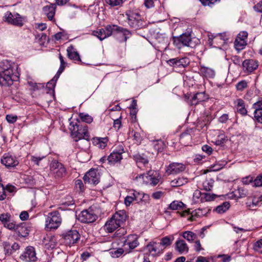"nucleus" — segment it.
<instances>
[{"label":"nucleus","mask_w":262,"mask_h":262,"mask_svg":"<svg viewBox=\"0 0 262 262\" xmlns=\"http://www.w3.org/2000/svg\"><path fill=\"white\" fill-rule=\"evenodd\" d=\"M14 63L5 60L0 62V85L9 86L11 85L14 79Z\"/></svg>","instance_id":"f257e3e1"},{"label":"nucleus","mask_w":262,"mask_h":262,"mask_svg":"<svg viewBox=\"0 0 262 262\" xmlns=\"http://www.w3.org/2000/svg\"><path fill=\"white\" fill-rule=\"evenodd\" d=\"M105 27L107 38L111 35L118 36L121 38L120 41H126L130 32L127 29L115 25H108Z\"/></svg>","instance_id":"f03ea898"},{"label":"nucleus","mask_w":262,"mask_h":262,"mask_svg":"<svg viewBox=\"0 0 262 262\" xmlns=\"http://www.w3.org/2000/svg\"><path fill=\"white\" fill-rule=\"evenodd\" d=\"M70 129L71 131L72 137L75 141H78L81 139H89V135L86 125H82L77 123H70Z\"/></svg>","instance_id":"7ed1b4c3"},{"label":"nucleus","mask_w":262,"mask_h":262,"mask_svg":"<svg viewBox=\"0 0 262 262\" xmlns=\"http://www.w3.org/2000/svg\"><path fill=\"white\" fill-rule=\"evenodd\" d=\"M126 15L129 26L135 29H140L145 26V23L140 18V16L137 13L131 11L126 12Z\"/></svg>","instance_id":"20e7f679"},{"label":"nucleus","mask_w":262,"mask_h":262,"mask_svg":"<svg viewBox=\"0 0 262 262\" xmlns=\"http://www.w3.org/2000/svg\"><path fill=\"white\" fill-rule=\"evenodd\" d=\"M3 20L9 24L20 27L24 25V22L26 21V17L21 16L17 13L12 14L11 12L7 11L5 13Z\"/></svg>","instance_id":"39448f33"},{"label":"nucleus","mask_w":262,"mask_h":262,"mask_svg":"<svg viewBox=\"0 0 262 262\" xmlns=\"http://www.w3.org/2000/svg\"><path fill=\"white\" fill-rule=\"evenodd\" d=\"M46 228L48 229H56L61 224V217L57 211L51 212L46 219Z\"/></svg>","instance_id":"423d86ee"},{"label":"nucleus","mask_w":262,"mask_h":262,"mask_svg":"<svg viewBox=\"0 0 262 262\" xmlns=\"http://www.w3.org/2000/svg\"><path fill=\"white\" fill-rule=\"evenodd\" d=\"M173 44L178 49L184 46L192 47L193 43L190 33H185L179 37H173Z\"/></svg>","instance_id":"0eeeda50"},{"label":"nucleus","mask_w":262,"mask_h":262,"mask_svg":"<svg viewBox=\"0 0 262 262\" xmlns=\"http://www.w3.org/2000/svg\"><path fill=\"white\" fill-rule=\"evenodd\" d=\"M51 172L56 179L61 178L66 175V170L64 165L56 161H52L50 165Z\"/></svg>","instance_id":"6e6552de"},{"label":"nucleus","mask_w":262,"mask_h":262,"mask_svg":"<svg viewBox=\"0 0 262 262\" xmlns=\"http://www.w3.org/2000/svg\"><path fill=\"white\" fill-rule=\"evenodd\" d=\"M64 243L66 245L71 246L76 244L80 239V234L76 230H71L63 234Z\"/></svg>","instance_id":"1a4fd4ad"},{"label":"nucleus","mask_w":262,"mask_h":262,"mask_svg":"<svg viewBox=\"0 0 262 262\" xmlns=\"http://www.w3.org/2000/svg\"><path fill=\"white\" fill-rule=\"evenodd\" d=\"M97 218L96 214L91 209L82 211L78 215V220L83 223H91L95 222Z\"/></svg>","instance_id":"9d476101"},{"label":"nucleus","mask_w":262,"mask_h":262,"mask_svg":"<svg viewBox=\"0 0 262 262\" xmlns=\"http://www.w3.org/2000/svg\"><path fill=\"white\" fill-rule=\"evenodd\" d=\"M139 245L138 236L136 234H130L126 237L123 242L126 253H130Z\"/></svg>","instance_id":"9b49d317"},{"label":"nucleus","mask_w":262,"mask_h":262,"mask_svg":"<svg viewBox=\"0 0 262 262\" xmlns=\"http://www.w3.org/2000/svg\"><path fill=\"white\" fill-rule=\"evenodd\" d=\"M20 259L24 262H34L37 259L36 252L34 247L28 246L20 255Z\"/></svg>","instance_id":"f8f14e48"},{"label":"nucleus","mask_w":262,"mask_h":262,"mask_svg":"<svg viewBox=\"0 0 262 262\" xmlns=\"http://www.w3.org/2000/svg\"><path fill=\"white\" fill-rule=\"evenodd\" d=\"M124 152V150L122 146H119L118 149H116L111 153L107 157V160L110 165H114L120 162L122 159V154Z\"/></svg>","instance_id":"ddd939ff"},{"label":"nucleus","mask_w":262,"mask_h":262,"mask_svg":"<svg viewBox=\"0 0 262 262\" xmlns=\"http://www.w3.org/2000/svg\"><path fill=\"white\" fill-rule=\"evenodd\" d=\"M99 174L97 171L91 169L83 177L84 183L96 185L99 182Z\"/></svg>","instance_id":"4468645a"},{"label":"nucleus","mask_w":262,"mask_h":262,"mask_svg":"<svg viewBox=\"0 0 262 262\" xmlns=\"http://www.w3.org/2000/svg\"><path fill=\"white\" fill-rule=\"evenodd\" d=\"M185 168V165L183 163L173 162L167 166L166 172L169 175L177 174L184 171Z\"/></svg>","instance_id":"2eb2a0df"},{"label":"nucleus","mask_w":262,"mask_h":262,"mask_svg":"<svg viewBox=\"0 0 262 262\" xmlns=\"http://www.w3.org/2000/svg\"><path fill=\"white\" fill-rule=\"evenodd\" d=\"M146 178L147 179V183L155 186L160 182L161 176L158 171L151 170L147 173Z\"/></svg>","instance_id":"dca6fc26"},{"label":"nucleus","mask_w":262,"mask_h":262,"mask_svg":"<svg viewBox=\"0 0 262 262\" xmlns=\"http://www.w3.org/2000/svg\"><path fill=\"white\" fill-rule=\"evenodd\" d=\"M147 251L152 255L156 256L161 253L163 249L160 247V244L154 241L150 242L145 247Z\"/></svg>","instance_id":"f3484780"},{"label":"nucleus","mask_w":262,"mask_h":262,"mask_svg":"<svg viewBox=\"0 0 262 262\" xmlns=\"http://www.w3.org/2000/svg\"><path fill=\"white\" fill-rule=\"evenodd\" d=\"M1 162L8 168L14 167L19 163L16 157L9 154L4 155L1 159Z\"/></svg>","instance_id":"a211bd4d"},{"label":"nucleus","mask_w":262,"mask_h":262,"mask_svg":"<svg viewBox=\"0 0 262 262\" xmlns=\"http://www.w3.org/2000/svg\"><path fill=\"white\" fill-rule=\"evenodd\" d=\"M56 9V5L55 4H50L49 5L43 7L42 11L48 18L50 20H52L55 14Z\"/></svg>","instance_id":"6ab92c4d"},{"label":"nucleus","mask_w":262,"mask_h":262,"mask_svg":"<svg viewBox=\"0 0 262 262\" xmlns=\"http://www.w3.org/2000/svg\"><path fill=\"white\" fill-rule=\"evenodd\" d=\"M133 159L139 167H140L142 165L145 166L148 164V159L144 154L138 153L135 154L133 155Z\"/></svg>","instance_id":"aec40b11"},{"label":"nucleus","mask_w":262,"mask_h":262,"mask_svg":"<svg viewBox=\"0 0 262 262\" xmlns=\"http://www.w3.org/2000/svg\"><path fill=\"white\" fill-rule=\"evenodd\" d=\"M207 99L208 97L205 92L197 93L190 100V103L191 105H195L199 102L204 101Z\"/></svg>","instance_id":"412c9836"},{"label":"nucleus","mask_w":262,"mask_h":262,"mask_svg":"<svg viewBox=\"0 0 262 262\" xmlns=\"http://www.w3.org/2000/svg\"><path fill=\"white\" fill-rule=\"evenodd\" d=\"M243 66L244 70L251 72L256 69L258 64L255 60L247 59L243 62Z\"/></svg>","instance_id":"4be33fe9"},{"label":"nucleus","mask_w":262,"mask_h":262,"mask_svg":"<svg viewBox=\"0 0 262 262\" xmlns=\"http://www.w3.org/2000/svg\"><path fill=\"white\" fill-rule=\"evenodd\" d=\"M121 227L119 224L116 221V220H114L113 216L111 217V219L107 221L104 226V228L105 230H106L109 233H112L114 231H115L118 227Z\"/></svg>","instance_id":"5701e85b"},{"label":"nucleus","mask_w":262,"mask_h":262,"mask_svg":"<svg viewBox=\"0 0 262 262\" xmlns=\"http://www.w3.org/2000/svg\"><path fill=\"white\" fill-rule=\"evenodd\" d=\"M114 220L121 226L124 223L126 219V214L124 211L119 210L115 213L113 215Z\"/></svg>","instance_id":"b1692460"},{"label":"nucleus","mask_w":262,"mask_h":262,"mask_svg":"<svg viewBox=\"0 0 262 262\" xmlns=\"http://www.w3.org/2000/svg\"><path fill=\"white\" fill-rule=\"evenodd\" d=\"M176 250L180 253L188 252L189 248L184 240L179 239L176 242Z\"/></svg>","instance_id":"393cba45"},{"label":"nucleus","mask_w":262,"mask_h":262,"mask_svg":"<svg viewBox=\"0 0 262 262\" xmlns=\"http://www.w3.org/2000/svg\"><path fill=\"white\" fill-rule=\"evenodd\" d=\"M68 56L71 59L81 62L80 56L77 51L74 50L72 46L69 47L67 49Z\"/></svg>","instance_id":"a878e982"},{"label":"nucleus","mask_w":262,"mask_h":262,"mask_svg":"<svg viewBox=\"0 0 262 262\" xmlns=\"http://www.w3.org/2000/svg\"><path fill=\"white\" fill-rule=\"evenodd\" d=\"M108 141V140L107 137H96L94 138V142L101 149H103L106 146Z\"/></svg>","instance_id":"bb28decb"},{"label":"nucleus","mask_w":262,"mask_h":262,"mask_svg":"<svg viewBox=\"0 0 262 262\" xmlns=\"http://www.w3.org/2000/svg\"><path fill=\"white\" fill-rule=\"evenodd\" d=\"M236 102L237 103V112L242 115H246L247 113V111L245 108L244 101L241 99H237Z\"/></svg>","instance_id":"cd10ccee"},{"label":"nucleus","mask_w":262,"mask_h":262,"mask_svg":"<svg viewBox=\"0 0 262 262\" xmlns=\"http://www.w3.org/2000/svg\"><path fill=\"white\" fill-rule=\"evenodd\" d=\"M200 72L204 76L207 78H213L215 75V72L213 70L206 67H201Z\"/></svg>","instance_id":"c85d7f7f"},{"label":"nucleus","mask_w":262,"mask_h":262,"mask_svg":"<svg viewBox=\"0 0 262 262\" xmlns=\"http://www.w3.org/2000/svg\"><path fill=\"white\" fill-rule=\"evenodd\" d=\"M230 203L228 202H224L222 204L217 206L214 211L219 214H222L226 212L230 208Z\"/></svg>","instance_id":"c756f323"},{"label":"nucleus","mask_w":262,"mask_h":262,"mask_svg":"<svg viewBox=\"0 0 262 262\" xmlns=\"http://www.w3.org/2000/svg\"><path fill=\"white\" fill-rule=\"evenodd\" d=\"M185 208V205L181 201H174L170 204L168 209L176 210H180Z\"/></svg>","instance_id":"7c9ffc66"},{"label":"nucleus","mask_w":262,"mask_h":262,"mask_svg":"<svg viewBox=\"0 0 262 262\" xmlns=\"http://www.w3.org/2000/svg\"><path fill=\"white\" fill-rule=\"evenodd\" d=\"M187 182V179L183 177H179L172 180L170 182L172 187H177L185 184Z\"/></svg>","instance_id":"2f4dec72"},{"label":"nucleus","mask_w":262,"mask_h":262,"mask_svg":"<svg viewBox=\"0 0 262 262\" xmlns=\"http://www.w3.org/2000/svg\"><path fill=\"white\" fill-rule=\"evenodd\" d=\"M92 34L98 37L100 40H102L107 38L105 27L96 31H94Z\"/></svg>","instance_id":"473e14b6"},{"label":"nucleus","mask_w":262,"mask_h":262,"mask_svg":"<svg viewBox=\"0 0 262 262\" xmlns=\"http://www.w3.org/2000/svg\"><path fill=\"white\" fill-rule=\"evenodd\" d=\"M174 239V237L171 236H167L165 237H163L161 239V241L160 243H159L160 244V247H164L165 248V247L170 246L172 242Z\"/></svg>","instance_id":"72a5a7b5"},{"label":"nucleus","mask_w":262,"mask_h":262,"mask_svg":"<svg viewBox=\"0 0 262 262\" xmlns=\"http://www.w3.org/2000/svg\"><path fill=\"white\" fill-rule=\"evenodd\" d=\"M177 63V68H184L187 67L189 63L188 58L186 57L178 58Z\"/></svg>","instance_id":"f704fd0d"},{"label":"nucleus","mask_w":262,"mask_h":262,"mask_svg":"<svg viewBox=\"0 0 262 262\" xmlns=\"http://www.w3.org/2000/svg\"><path fill=\"white\" fill-rule=\"evenodd\" d=\"M214 181L211 178L207 179L203 183V187L204 190L207 191H211L213 186Z\"/></svg>","instance_id":"c9c22d12"},{"label":"nucleus","mask_w":262,"mask_h":262,"mask_svg":"<svg viewBox=\"0 0 262 262\" xmlns=\"http://www.w3.org/2000/svg\"><path fill=\"white\" fill-rule=\"evenodd\" d=\"M183 237L188 242H191L196 238V235L192 231H187L183 233Z\"/></svg>","instance_id":"e433bc0d"},{"label":"nucleus","mask_w":262,"mask_h":262,"mask_svg":"<svg viewBox=\"0 0 262 262\" xmlns=\"http://www.w3.org/2000/svg\"><path fill=\"white\" fill-rule=\"evenodd\" d=\"M226 39L223 34H219L214 37L213 41L217 43L219 46H222L226 43Z\"/></svg>","instance_id":"4c0bfd02"},{"label":"nucleus","mask_w":262,"mask_h":262,"mask_svg":"<svg viewBox=\"0 0 262 262\" xmlns=\"http://www.w3.org/2000/svg\"><path fill=\"white\" fill-rule=\"evenodd\" d=\"M234 45L237 50H242L247 45V40L236 38Z\"/></svg>","instance_id":"58836bf2"},{"label":"nucleus","mask_w":262,"mask_h":262,"mask_svg":"<svg viewBox=\"0 0 262 262\" xmlns=\"http://www.w3.org/2000/svg\"><path fill=\"white\" fill-rule=\"evenodd\" d=\"M3 249L5 252V255H10L13 253V251L11 248V245L9 242H4L3 243Z\"/></svg>","instance_id":"ea45409f"},{"label":"nucleus","mask_w":262,"mask_h":262,"mask_svg":"<svg viewBox=\"0 0 262 262\" xmlns=\"http://www.w3.org/2000/svg\"><path fill=\"white\" fill-rule=\"evenodd\" d=\"M79 116L82 121L87 123H91L93 120V118L87 114L80 113Z\"/></svg>","instance_id":"a19ab883"},{"label":"nucleus","mask_w":262,"mask_h":262,"mask_svg":"<svg viewBox=\"0 0 262 262\" xmlns=\"http://www.w3.org/2000/svg\"><path fill=\"white\" fill-rule=\"evenodd\" d=\"M142 194L143 192H139L135 190H132L130 193L134 200L137 201L138 203L141 202Z\"/></svg>","instance_id":"79ce46f5"},{"label":"nucleus","mask_w":262,"mask_h":262,"mask_svg":"<svg viewBox=\"0 0 262 262\" xmlns=\"http://www.w3.org/2000/svg\"><path fill=\"white\" fill-rule=\"evenodd\" d=\"M234 192L237 194V198H244L247 195V190L243 187L238 188Z\"/></svg>","instance_id":"37998d69"},{"label":"nucleus","mask_w":262,"mask_h":262,"mask_svg":"<svg viewBox=\"0 0 262 262\" xmlns=\"http://www.w3.org/2000/svg\"><path fill=\"white\" fill-rule=\"evenodd\" d=\"M154 148L158 152L162 151L164 148V143L162 140H157L154 143Z\"/></svg>","instance_id":"c03bdc74"},{"label":"nucleus","mask_w":262,"mask_h":262,"mask_svg":"<svg viewBox=\"0 0 262 262\" xmlns=\"http://www.w3.org/2000/svg\"><path fill=\"white\" fill-rule=\"evenodd\" d=\"M124 252H125V249L124 250L123 248H118L113 250L111 252V254L112 257L117 258L123 254Z\"/></svg>","instance_id":"a18cd8bd"},{"label":"nucleus","mask_w":262,"mask_h":262,"mask_svg":"<svg viewBox=\"0 0 262 262\" xmlns=\"http://www.w3.org/2000/svg\"><path fill=\"white\" fill-rule=\"evenodd\" d=\"M59 58L60 61V66L58 70V74H61V73L63 71L64 68L66 67V62L64 61L63 57L61 55V54L59 55Z\"/></svg>","instance_id":"49530a36"},{"label":"nucleus","mask_w":262,"mask_h":262,"mask_svg":"<svg viewBox=\"0 0 262 262\" xmlns=\"http://www.w3.org/2000/svg\"><path fill=\"white\" fill-rule=\"evenodd\" d=\"M202 4L204 6H209L212 7L216 2H220L221 0H199Z\"/></svg>","instance_id":"de8ad7c7"},{"label":"nucleus","mask_w":262,"mask_h":262,"mask_svg":"<svg viewBox=\"0 0 262 262\" xmlns=\"http://www.w3.org/2000/svg\"><path fill=\"white\" fill-rule=\"evenodd\" d=\"M254 116L255 120L259 123H262V110H254Z\"/></svg>","instance_id":"09e8293b"},{"label":"nucleus","mask_w":262,"mask_h":262,"mask_svg":"<svg viewBox=\"0 0 262 262\" xmlns=\"http://www.w3.org/2000/svg\"><path fill=\"white\" fill-rule=\"evenodd\" d=\"M191 139V136L187 132H184L182 133L180 137V140L182 143L184 144L186 143L185 140H189Z\"/></svg>","instance_id":"8fccbe9b"},{"label":"nucleus","mask_w":262,"mask_h":262,"mask_svg":"<svg viewBox=\"0 0 262 262\" xmlns=\"http://www.w3.org/2000/svg\"><path fill=\"white\" fill-rule=\"evenodd\" d=\"M247 87V83L246 81H241L238 82L236 85V89L238 91H243Z\"/></svg>","instance_id":"3c124183"},{"label":"nucleus","mask_w":262,"mask_h":262,"mask_svg":"<svg viewBox=\"0 0 262 262\" xmlns=\"http://www.w3.org/2000/svg\"><path fill=\"white\" fill-rule=\"evenodd\" d=\"M259 203V200H256L255 198L252 199L251 201L250 199H249L248 201L247 202L246 204L248 207H252L254 206H256Z\"/></svg>","instance_id":"603ef678"},{"label":"nucleus","mask_w":262,"mask_h":262,"mask_svg":"<svg viewBox=\"0 0 262 262\" xmlns=\"http://www.w3.org/2000/svg\"><path fill=\"white\" fill-rule=\"evenodd\" d=\"M60 75V74H58V72H57L56 75L53 78V79L51 80H50L49 82H48L47 86H48L49 88H51L50 85H52V86L53 88H54L56 82L58 78H59Z\"/></svg>","instance_id":"864d4df0"},{"label":"nucleus","mask_w":262,"mask_h":262,"mask_svg":"<svg viewBox=\"0 0 262 262\" xmlns=\"http://www.w3.org/2000/svg\"><path fill=\"white\" fill-rule=\"evenodd\" d=\"M150 199L149 195L143 193L140 202L144 204H149L150 203Z\"/></svg>","instance_id":"5fc2aeb1"},{"label":"nucleus","mask_w":262,"mask_h":262,"mask_svg":"<svg viewBox=\"0 0 262 262\" xmlns=\"http://www.w3.org/2000/svg\"><path fill=\"white\" fill-rule=\"evenodd\" d=\"M6 198V189L3 185L0 183V200H4Z\"/></svg>","instance_id":"6e6d98bb"},{"label":"nucleus","mask_w":262,"mask_h":262,"mask_svg":"<svg viewBox=\"0 0 262 262\" xmlns=\"http://www.w3.org/2000/svg\"><path fill=\"white\" fill-rule=\"evenodd\" d=\"M6 119L9 123H13L16 121L17 117L16 115H7Z\"/></svg>","instance_id":"4d7b16f0"},{"label":"nucleus","mask_w":262,"mask_h":262,"mask_svg":"<svg viewBox=\"0 0 262 262\" xmlns=\"http://www.w3.org/2000/svg\"><path fill=\"white\" fill-rule=\"evenodd\" d=\"M10 215L7 213L0 215V221L3 224H7V222L10 220Z\"/></svg>","instance_id":"13d9d810"},{"label":"nucleus","mask_w":262,"mask_h":262,"mask_svg":"<svg viewBox=\"0 0 262 262\" xmlns=\"http://www.w3.org/2000/svg\"><path fill=\"white\" fill-rule=\"evenodd\" d=\"M254 249L256 251L262 253V239L257 241L254 245Z\"/></svg>","instance_id":"bf43d9fd"},{"label":"nucleus","mask_w":262,"mask_h":262,"mask_svg":"<svg viewBox=\"0 0 262 262\" xmlns=\"http://www.w3.org/2000/svg\"><path fill=\"white\" fill-rule=\"evenodd\" d=\"M45 158V156L42 157H36L34 156H31V161L33 162L37 165H39V162Z\"/></svg>","instance_id":"052dcab7"},{"label":"nucleus","mask_w":262,"mask_h":262,"mask_svg":"<svg viewBox=\"0 0 262 262\" xmlns=\"http://www.w3.org/2000/svg\"><path fill=\"white\" fill-rule=\"evenodd\" d=\"M106 3L112 6H118L122 4V0H106Z\"/></svg>","instance_id":"680f3d73"},{"label":"nucleus","mask_w":262,"mask_h":262,"mask_svg":"<svg viewBox=\"0 0 262 262\" xmlns=\"http://www.w3.org/2000/svg\"><path fill=\"white\" fill-rule=\"evenodd\" d=\"M253 182L254 186L256 187L262 186V176H258Z\"/></svg>","instance_id":"e2e57ef3"},{"label":"nucleus","mask_w":262,"mask_h":262,"mask_svg":"<svg viewBox=\"0 0 262 262\" xmlns=\"http://www.w3.org/2000/svg\"><path fill=\"white\" fill-rule=\"evenodd\" d=\"M248 37V33L246 31H242L238 34L236 38L244 39V40H247Z\"/></svg>","instance_id":"0e129e2a"},{"label":"nucleus","mask_w":262,"mask_h":262,"mask_svg":"<svg viewBox=\"0 0 262 262\" xmlns=\"http://www.w3.org/2000/svg\"><path fill=\"white\" fill-rule=\"evenodd\" d=\"M253 107L255 110L262 111V100L254 103Z\"/></svg>","instance_id":"69168bd1"},{"label":"nucleus","mask_w":262,"mask_h":262,"mask_svg":"<svg viewBox=\"0 0 262 262\" xmlns=\"http://www.w3.org/2000/svg\"><path fill=\"white\" fill-rule=\"evenodd\" d=\"M204 199L206 201H210L215 198V195L214 194H211L208 193H203Z\"/></svg>","instance_id":"338daca9"},{"label":"nucleus","mask_w":262,"mask_h":262,"mask_svg":"<svg viewBox=\"0 0 262 262\" xmlns=\"http://www.w3.org/2000/svg\"><path fill=\"white\" fill-rule=\"evenodd\" d=\"M253 8L255 11L262 13V1L256 4Z\"/></svg>","instance_id":"774afa93"}]
</instances>
